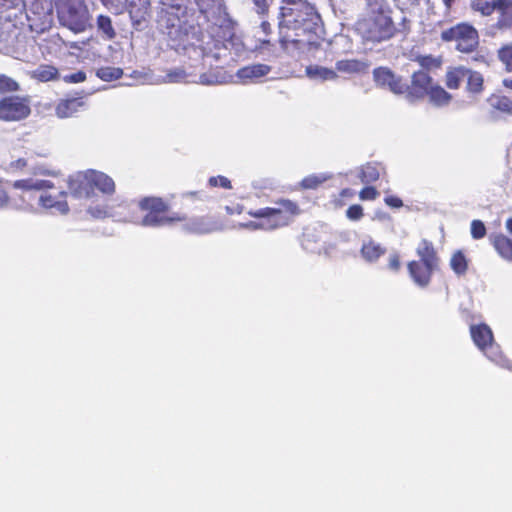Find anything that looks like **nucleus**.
Here are the masks:
<instances>
[{
    "mask_svg": "<svg viewBox=\"0 0 512 512\" xmlns=\"http://www.w3.org/2000/svg\"><path fill=\"white\" fill-rule=\"evenodd\" d=\"M61 23L74 33L84 32L89 26V12L85 6L69 5L60 12Z\"/></svg>",
    "mask_w": 512,
    "mask_h": 512,
    "instance_id": "9",
    "label": "nucleus"
},
{
    "mask_svg": "<svg viewBox=\"0 0 512 512\" xmlns=\"http://www.w3.org/2000/svg\"><path fill=\"white\" fill-rule=\"evenodd\" d=\"M306 74L311 79H319L322 81L335 80L338 74L331 68H326L319 65H309L306 67Z\"/></svg>",
    "mask_w": 512,
    "mask_h": 512,
    "instance_id": "26",
    "label": "nucleus"
},
{
    "mask_svg": "<svg viewBox=\"0 0 512 512\" xmlns=\"http://www.w3.org/2000/svg\"><path fill=\"white\" fill-rule=\"evenodd\" d=\"M270 44H271L270 40H268V39H263V40H261L260 48H261V49H264V48H266V46H268V45H270Z\"/></svg>",
    "mask_w": 512,
    "mask_h": 512,
    "instance_id": "55",
    "label": "nucleus"
},
{
    "mask_svg": "<svg viewBox=\"0 0 512 512\" xmlns=\"http://www.w3.org/2000/svg\"><path fill=\"white\" fill-rule=\"evenodd\" d=\"M67 197L68 192L64 190H60L56 194L44 192L39 197V204L44 209L54 210L65 215L69 212Z\"/></svg>",
    "mask_w": 512,
    "mask_h": 512,
    "instance_id": "13",
    "label": "nucleus"
},
{
    "mask_svg": "<svg viewBox=\"0 0 512 512\" xmlns=\"http://www.w3.org/2000/svg\"><path fill=\"white\" fill-rule=\"evenodd\" d=\"M366 10V15L355 23L356 32L365 42L380 43L396 35L393 9L387 0H366Z\"/></svg>",
    "mask_w": 512,
    "mask_h": 512,
    "instance_id": "2",
    "label": "nucleus"
},
{
    "mask_svg": "<svg viewBox=\"0 0 512 512\" xmlns=\"http://www.w3.org/2000/svg\"><path fill=\"white\" fill-rule=\"evenodd\" d=\"M488 102L492 113L497 115H512V99L505 95H491Z\"/></svg>",
    "mask_w": 512,
    "mask_h": 512,
    "instance_id": "23",
    "label": "nucleus"
},
{
    "mask_svg": "<svg viewBox=\"0 0 512 512\" xmlns=\"http://www.w3.org/2000/svg\"><path fill=\"white\" fill-rule=\"evenodd\" d=\"M27 167V160L24 158H19L15 161L10 162L9 169L11 171H21Z\"/></svg>",
    "mask_w": 512,
    "mask_h": 512,
    "instance_id": "46",
    "label": "nucleus"
},
{
    "mask_svg": "<svg viewBox=\"0 0 512 512\" xmlns=\"http://www.w3.org/2000/svg\"><path fill=\"white\" fill-rule=\"evenodd\" d=\"M466 90L471 94H480L484 91V77L483 75L471 69H468Z\"/></svg>",
    "mask_w": 512,
    "mask_h": 512,
    "instance_id": "28",
    "label": "nucleus"
},
{
    "mask_svg": "<svg viewBox=\"0 0 512 512\" xmlns=\"http://www.w3.org/2000/svg\"><path fill=\"white\" fill-rule=\"evenodd\" d=\"M450 267L458 276H463L468 270V260L461 250L455 251L450 258Z\"/></svg>",
    "mask_w": 512,
    "mask_h": 512,
    "instance_id": "29",
    "label": "nucleus"
},
{
    "mask_svg": "<svg viewBox=\"0 0 512 512\" xmlns=\"http://www.w3.org/2000/svg\"><path fill=\"white\" fill-rule=\"evenodd\" d=\"M499 60L508 72L512 71V45H506L498 51Z\"/></svg>",
    "mask_w": 512,
    "mask_h": 512,
    "instance_id": "35",
    "label": "nucleus"
},
{
    "mask_svg": "<svg viewBox=\"0 0 512 512\" xmlns=\"http://www.w3.org/2000/svg\"><path fill=\"white\" fill-rule=\"evenodd\" d=\"M380 195V193L378 192V190L373 187V186H366L364 187L363 189H361V191L359 192V198L363 201H366V200H375L378 198V196Z\"/></svg>",
    "mask_w": 512,
    "mask_h": 512,
    "instance_id": "42",
    "label": "nucleus"
},
{
    "mask_svg": "<svg viewBox=\"0 0 512 512\" xmlns=\"http://www.w3.org/2000/svg\"><path fill=\"white\" fill-rule=\"evenodd\" d=\"M86 101L83 96H67L61 98L55 105V114L59 118H69L86 109Z\"/></svg>",
    "mask_w": 512,
    "mask_h": 512,
    "instance_id": "12",
    "label": "nucleus"
},
{
    "mask_svg": "<svg viewBox=\"0 0 512 512\" xmlns=\"http://www.w3.org/2000/svg\"><path fill=\"white\" fill-rule=\"evenodd\" d=\"M388 267L389 269H391L392 271H399L400 270V267H401V261H400V256L398 254H392L390 255L389 257V261H388Z\"/></svg>",
    "mask_w": 512,
    "mask_h": 512,
    "instance_id": "45",
    "label": "nucleus"
},
{
    "mask_svg": "<svg viewBox=\"0 0 512 512\" xmlns=\"http://www.w3.org/2000/svg\"><path fill=\"white\" fill-rule=\"evenodd\" d=\"M255 7V11L260 16H266L269 13L270 5L273 0H251Z\"/></svg>",
    "mask_w": 512,
    "mask_h": 512,
    "instance_id": "39",
    "label": "nucleus"
},
{
    "mask_svg": "<svg viewBox=\"0 0 512 512\" xmlns=\"http://www.w3.org/2000/svg\"><path fill=\"white\" fill-rule=\"evenodd\" d=\"M270 71L271 67L269 65L257 63L240 68L236 75L243 81H253L266 76Z\"/></svg>",
    "mask_w": 512,
    "mask_h": 512,
    "instance_id": "17",
    "label": "nucleus"
},
{
    "mask_svg": "<svg viewBox=\"0 0 512 512\" xmlns=\"http://www.w3.org/2000/svg\"><path fill=\"white\" fill-rule=\"evenodd\" d=\"M443 3H444V6H445V9L447 12H450L452 6H453V3L455 2V0H442Z\"/></svg>",
    "mask_w": 512,
    "mask_h": 512,
    "instance_id": "52",
    "label": "nucleus"
},
{
    "mask_svg": "<svg viewBox=\"0 0 512 512\" xmlns=\"http://www.w3.org/2000/svg\"><path fill=\"white\" fill-rule=\"evenodd\" d=\"M15 189L22 190L23 192H29L32 190L45 191L55 188V185L50 180L38 179L33 180L32 178L20 179L13 182Z\"/></svg>",
    "mask_w": 512,
    "mask_h": 512,
    "instance_id": "18",
    "label": "nucleus"
},
{
    "mask_svg": "<svg viewBox=\"0 0 512 512\" xmlns=\"http://www.w3.org/2000/svg\"><path fill=\"white\" fill-rule=\"evenodd\" d=\"M385 252L386 249L373 240L365 242L361 247V255L368 262L377 261Z\"/></svg>",
    "mask_w": 512,
    "mask_h": 512,
    "instance_id": "25",
    "label": "nucleus"
},
{
    "mask_svg": "<svg viewBox=\"0 0 512 512\" xmlns=\"http://www.w3.org/2000/svg\"><path fill=\"white\" fill-rule=\"evenodd\" d=\"M384 202L387 206L394 209H399L403 206V201L399 197L394 195L386 196L384 198Z\"/></svg>",
    "mask_w": 512,
    "mask_h": 512,
    "instance_id": "43",
    "label": "nucleus"
},
{
    "mask_svg": "<svg viewBox=\"0 0 512 512\" xmlns=\"http://www.w3.org/2000/svg\"><path fill=\"white\" fill-rule=\"evenodd\" d=\"M470 335L474 344L483 351L492 361L497 364L504 365L507 360L503 359L501 355L499 357L492 356L490 353L494 349L493 347V333L490 327L484 323L470 326Z\"/></svg>",
    "mask_w": 512,
    "mask_h": 512,
    "instance_id": "10",
    "label": "nucleus"
},
{
    "mask_svg": "<svg viewBox=\"0 0 512 512\" xmlns=\"http://www.w3.org/2000/svg\"><path fill=\"white\" fill-rule=\"evenodd\" d=\"M415 253L419 258V261L434 264L436 266H439L440 264V257L431 240L426 238L421 239L417 244Z\"/></svg>",
    "mask_w": 512,
    "mask_h": 512,
    "instance_id": "14",
    "label": "nucleus"
},
{
    "mask_svg": "<svg viewBox=\"0 0 512 512\" xmlns=\"http://www.w3.org/2000/svg\"><path fill=\"white\" fill-rule=\"evenodd\" d=\"M415 60L425 69L439 68L442 63L440 59L435 58L432 55H419Z\"/></svg>",
    "mask_w": 512,
    "mask_h": 512,
    "instance_id": "34",
    "label": "nucleus"
},
{
    "mask_svg": "<svg viewBox=\"0 0 512 512\" xmlns=\"http://www.w3.org/2000/svg\"><path fill=\"white\" fill-rule=\"evenodd\" d=\"M427 96L430 102L438 107L448 105L452 100V95L440 85H432Z\"/></svg>",
    "mask_w": 512,
    "mask_h": 512,
    "instance_id": "27",
    "label": "nucleus"
},
{
    "mask_svg": "<svg viewBox=\"0 0 512 512\" xmlns=\"http://www.w3.org/2000/svg\"><path fill=\"white\" fill-rule=\"evenodd\" d=\"M67 187L69 193L77 199H89L95 195L96 190L104 195H113L116 189L115 182L110 176L96 170L69 175Z\"/></svg>",
    "mask_w": 512,
    "mask_h": 512,
    "instance_id": "5",
    "label": "nucleus"
},
{
    "mask_svg": "<svg viewBox=\"0 0 512 512\" xmlns=\"http://www.w3.org/2000/svg\"><path fill=\"white\" fill-rule=\"evenodd\" d=\"M34 78L41 82H48L58 80L60 75L55 66L42 64L34 71Z\"/></svg>",
    "mask_w": 512,
    "mask_h": 512,
    "instance_id": "30",
    "label": "nucleus"
},
{
    "mask_svg": "<svg viewBox=\"0 0 512 512\" xmlns=\"http://www.w3.org/2000/svg\"><path fill=\"white\" fill-rule=\"evenodd\" d=\"M300 213L301 209L296 201L279 198L273 202V206L247 211L253 219L241 224V227L251 231H275L289 226Z\"/></svg>",
    "mask_w": 512,
    "mask_h": 512,
    "instance_id": "3",
    "label": "nucleus"
},
{
    "mask_svg": "<svg viewBox=\"0 0 512 512\" xmlns=\"http://www.w3.org/2000/svg\"><path fill=\"white\" fill-rule=\"evenodd\" d=\"M242 211H243V207L240 205H237V207L235 208V212L240 214V213H242Z\"/></svg>",
    "mask_w": 512,
    "mask_h": 512,
    "instance_id": "56",
    "label": "nucleus"
},
{
    "mask_svg": "<svg viewBox=\"0 0 512 512\" xmlns=\"http://www.w3.org/2000/svg\"><path fill=\"white\" fill-rule=\"evenodd\" d=\"M208 185L211 188L220 187L223 189H232L231 181L222 175L212 176L208 179Z\"/></svg>",
    "mask_w": 512,
    "mask_h": 512,
    "instance_id": "37",
    "label": "nucleus"
},
{
    "mask_svg": "<svg viewBox=\"0 0 512 512\" xmlns=\"http://www.w3.org/2000/svg\"><path fill=\"white\" fill-rule=\"evenodd\" d=\"M218 228V223L207 216L193 218L186 225V230L194 234H208L216 231Z\"/></svg>",
    "mask_w": 512,
    "mask_h": 512,
    "instance_id": "16",
    "label": "nucleus"
},
{
    "mask_svg": "<svg viewBox=\"0 0 512 512\" xmlns=\"http://www.w3.org/2000/svg\"><path fill=\"white\" fill-rule=\"evenodd\" d=\"M87 212L94 218H104L107 216V210L105 207L91 206Z\"/></svg>",
    "mask_w": 512,
    "mask_h": 512,
    "instance_id": "44",
    "label": "nucleus"
},
{
    "mask_svg": "<svg viewBox=\"0 0 512 512\" xmlns=\"http://www.w3.org/2000/svg\"><path fill=\"white\" fill-rule=\"evenodd\" d=\"M10 203L11 198L6 187V182L0 178V209L7 208Z\"/></svg>",
    "mask_w": 512,
    "mask_h": 512,
    "instance_id": "41",
    "label": "nucleus"
},
{
    "mask_svg": "<svg viewBox=\"0 0 512 512\" xmlns=\"http://www.w3.org/2000/svg\"><path fill=\"white\" fill-rule=\"evenodd\" d=\"M138 207L146 214L141 220V224L147 227H160L172 225L186 220V215L173 212L170 213L169 204L161 197H144L138 202Z\"/></svg>",
    "mask_w": 512,
    "mask_h": 512,
    "instance_id": "6",
    "label": "nucleus"
},
{
    "mask_svg": "<svg viewBox=\"0 0 512 512\" xmlns=\"http://www.w3.org/2000/svg\"><path fill=\"white\" fill-rule=\"evenodd\" d=\"M261 29L263 30V32L268 35V34H271L272 32V29H271V25L268 21H263L261 23Z\"/></svg>",
    "mask_w": 512,
    "mask_h": 512,
    "instance_id": "51",
    "label": "nucleus"
},
{
    "mask_svg": "<svg viewBox=\"0 0 512 512\" xmlns=\"http://www.w3.org/2000/svg\"><path fill=\"white\" fill-rule=\"evenodd\" d=\"M129 15L134 23L146 20L149 15V0H126Z\"/></svg>",
    "mask_w": 512,
    "mask_h": 512,
    "instance_id": "20",
    "label": "nucleus"
},
{
    "mask_svg": "<svg viewBox=\"0 0 512 512\" xmlns=\"http://www.w3.org/2000/svg\"><path fill=\"white\" fill-rule=\"evenodd\" d=\"M487 233L486 227L481 220H473L471 222V236L473 239H482Z\"/></svg>",
    "mask_w": 512,
    "mask_h": 512,
    "instance_id": "38",
    "label": "nucleus"
},
{
    "mask_svg": "<svg viewBox=\"0 0 512 512\" xmlns=\"http://www.w3.org/2000/svg\"><path fill=\"white\" fill-rule=\"evenodd\" d=\"M19 89L20 86L17 81L5 74H0V93H13Z\"/></svg>",
    "mask_w": 512,
    "mask_h": 512,
    "instance_id": "33",
    "label": "nucleus"
},
{
    "mask_svg": "<svg viewBox=\"0 0 512 512\" xmlns=\"http://www.w3.org/2000/svg\"><path fill=\"white\" fill-rule=\"evenodd\" d=\"M468 68L464 66H458L449 69L445 75V84L447 88L456 90L460 87L461 82L466 77Z\"/></svg>",
    "mask_w": 512,
    "mask_h": 512,
    "instance_id": "24",
    "label": "nucleus"
},
{
    "mask_svg": "<svg viewBox=\"0 0 512 512\" xmlns=\"http://www.w3.org/2000/svg\"><path fill=\"white\" fill-rule=\"evenodd\" d=\"M355 196L354 190L350 188L342 189L340 192V197L343 199H352Z\"/></svg>",
    "mask_w": 512,
    "mask_h": 512,
    "instance_id": "48",
    "label": "nucleus"
},
{
    "mask_svg": "<svg viewBox=\"0 0 512 512\" xmlns=\"http://www.w3.org/2000/svg\"><path fill=\"white\" fill-rule=\"evenodd\" d=\"M317 181L315 179L306 178L303 180V185L306 188H314L316 187Z\"/></svg>",
    "mask_w": 512,
    "mask_h": 512,
    "instance_id": "50",
    "label": "nucleus"
},
{
    "mask_svg": "<svg viewBox=\"0 0 512 512\" xmlns=\"http://www.w3.org/2000/svg\"><path fill=\"white\" fill-rule=\"evenodd\" d=\"M181 198L184 201L195 203V202H204L208 199L206 193L202 190L199 191H188L181 194Z\"/></svg>",
    "mask_w": 512,
    "mask_h": 512,
    "instance_id": "36",
    "label": "nucleus"
},
{
    "mask_svg": "<svg viewBox=\"0 0 512 512\" xmlns=\"http://www.w3.org/2000/svg\"><path fill=\"white\" fill-rule=\"evenodd\" d=\"M226 210L230 214H232L234 212V210L232 208L228 207V206L226 207Z\"/></svg>",
    "mask_w": 512,
    "mask_h": 512,
    "instance_id": "57",
    "label": "nucleus"
},
{
    "mask_svg": "<svg viewBox=\"0 0 512 512\" xmlns=\"http://www.w3.org/2000/svg\"><path fill=\"white\" fill-rule=\"evenodd\" d=\"M96 75L101 80L109 82L120 79L123 76V70L119 67L104 66L97 69Z\"/></svg>",
    "mask_w": 512,
    "mask_h": 512,
    "instance_id": "31",
    "label": "nucleus"
},
{
    "mask_svg": "<svg viewBox=\"0 0 512 512\" xmlns=\"http://www.w3.org/2000/svg\"><path fill=\"white\" fill-rule=\"evenodd\" d=\"M438 269L439 266L419 260H411L407 263L410 277L416 285L422 288L430 284L434 272Z\"/></svg>",
    "mask_w": 512,
    "mask_h": 512,
    "instance_id": "11",
    "label": "nucleus"
},
{
    "mask_svg": "<svg viewBox=\"0 0 512 512\" xmlns=\"http://www.w3.org/2000/svg\"><path fill=\"white\" fill-rule=\"evenodd\" d=\"M376 84L388 88L398 95H405L406 99L414 102L423 100L433 85L432 77L423 70L415 71L411 76L410 84H407L402 77L394 74L387 67H378L373 71Z\"/></svg>",
    "mask_w": 512,
    "mask_h": 512,
    "instance_id": "4",
    "label": "nucleus"
},
{
    "mask_svg": "<svg viewBox=\"0 0 512 512\" xmlns=\"http://www.w3.org/2000/svg\"><path fill=\"white\" fill-rule=\"evenodd\" d=\"M489 239L497 254L506 262L512 263V239L503 233L493 234Z\"/></svg>",
    "mask_w": 512,
    "mask_h": 512,
    "instance_id": "15",
    "label": "nucleus"
},
{
    "mask_svg": "<svg viewBox=\"0 0 512 512\" xmlns=\"http://www.w3.org/2000/svg\"><path fill=\"white\" fill-rule=\"evenodd\" d=\"M321 18L306 0H282L279 13V42L283 50L317 49L322 40Z\"/></svg>",
    "mask_w": 512,
    "mask_h": 512,
    "instance_id": "1",
    "label": "nucleus"
},
{
    "mask_svg": "<svg viewBox=\"0 0 512 512\" xmlns=\"http://www.w3.org/2000/svg\"><path fill=\"white\" fill-rule=\"evenodd\" d=\"M503 15L512 13V0H503Z\"/></svg>",
    "mask_w": 512,
    "mask_h": 512,
    "instance_id": "49",
    "label": "nucleus"
},
{
    "mask_svg": "<svg viewBox=\"0 0 512 512\" xmlns=\"http://www.w3.org/2000/svg\"><path fill=\"white\" fill-rule=\"evenodd\" d=\"M503 5V0H473L471 2V8L483 16H490L495 11L503 15Z\"/></svg>",
    "mask_w": 512,
    "mask_h": 512,
    "instance_id": "21",
    "label": "nucleus"
},
{
    "mask_svg": "<svg viewBox=\"0 0 512 512\" xmlns=\"http://www.w3.org/2000/svg\"><path fill=\"white\" fill-rule=\"evenodd\" d=\"M346 216L352 221H358L364 216L363 208L359 204H353L346 210Z\"/></svg>",
    "mask_w": 512,
    "mask_h": 512,
    "instance_id": "40",
    "label": "nucleus"
},
{
    "mask_svg": "<svg viewBox=\"0 0 512 512\" xmlns=\"http://www.w3.org/2000/svg\"><path fill=\"white\" fill-rule=\"evenodd\" d=\"M86 79V74L83 71H78L65 77V80L72 83L83 82Z\"/></svg>",
    "mask_w": 512,
    "mask_h": 512,
    "instance_id": "47",
    "label": "nucleus"
},
{
    "mask_svg": "<svg viewBox=\"0 0 512 512\" xmlns=\"http://www.w3.org/2000/svg\"><path fill=\"white\" fill-rule=\"evenodd\" d=\"M368 69V64L358 59H342L335 64V71L340 74H359Z\"/></svg>",
    "mask_w": 512,
    "mask_h": 512,
    "instance_id": "19",
    "label": "nucleus"
},
{
    "mask_svg": "<svg viewBox=\"0 0 512 512\" xmlns=\"http://www.w3.org/2000/svg\"><path fill=\"white\" fill-rule=\"evenodd\" d=\"M503 85H504L506 88L512 89V78H510V79H505V80L503 81Z\"/></svg>",
    "mask_w": 512,
    "mask_h": 512,
    "instance_id": "54",
    "label": "nucleus"
},
{
    "mask_svg": "<svg viewBox=\"0 0 512 512\" xmlns=\"http://www.w3.org/2000/svg\"><path fill=\"white\" fill-rule=\"evenodd\" d=\"M31 114L30 100L26 96L10 95L0 99V120L19 122Z\"/></svg>",
    "mask_w": 512,
    "mask_h": 512,
    "instance_id": "8",
    "label": "nucleus"
},
{
    "mask_svg": "<svg viewBox=\"0 0 512 512\" xmlns=\"http://www.w3.org/2000/svg\"><path fill=\"white\" fill-rule=\"evenodd\" d=\"M385 172L384 167L377 162H368L363 165L359 172V178L362 183L369 184L379 180L382 173Z\"/></svg>",
    "mask_w": 512,
    "mask_h": 512,
    "instance_id": "22",
    "label": "nucleus"
},
{
    "mask_svg": "<svg viewBox=\"0 0 512 512\" xmlns=\"http://www.w3.org/2000/svg\"><path fill=\"white\" fill-rule=\"evenodd\" d=\"M97 26L108 40H112L116 37V31L113 28L112 21L109 16L99 15L97 17Z\"/></svg>",
    "mask_w": 512,
    "mask_h": 512,
    "instance_id": "32",
    "label": "nucleus"
},
{
    "mask_svg": "<svg viewBox=\"0 0 512 512\" xmlns=\"http://www.w3.org/2000/svg\"><path fill=\"white\" fill-rule=\"evenodd\" d=\"M441 39L444 42L456 43V50L461 53H472L479 45V34L474 26L469 23H458L441 32Z\"/></svg>",
    "mask_w": 512,
    "mask_h": 512,
    "instance_id": "7",
    "label": "nucleus"
},
{
    "mask_svg": "<svg viewBox=\"0 0 512 512\" xmlns=\"http://www.w3.org/2000/svg\"><path fill=\"white\" fill-rule=\"evenodd\" d=\"M506 229L509 233H512V217L506 220Z\"/></svg>",
    "mask_w": 512,
    "mask_h": 512,
    "instance_id": "53",
    "label": "nucleus"
}]
</instances>
